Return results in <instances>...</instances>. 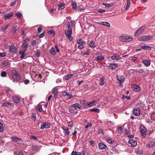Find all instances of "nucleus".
Returning a JSON list of instances; mask_svg holds the SVG:
<instances>
[{
  "label": "nucleus",
  "mask_w": 155,
  "mask_h": 155,
  "mask_svg": "<svg viewBox=\"0 0 155 155\" xmlns=\"http://www.w3.org/2000/svg\"><path fill=\"white\" fill-rule=\"evenodd\" d=\"M64 33L67 38L71 41L73 39V37L71 36L72 30L71 27H67V29L65 30Z\"/></svg>",
  "instance_id": "nucleus-1"
},
{
  "label": "nucleus",
  "mask_w": 155,
  "mask_h": 155,
  "mask_svg": "<svg viewBox=\"0 0 155 155\" xmlns=\"http://www.w3.org/2000/svg\"><path fill=\"white\" fill-rule=\"evenodd\" d=\"M119 39L120 41L124 42L129 41L133 40L132 37L125 35H123L120 36Z\"/></svg>",
  "instance_id": "nucleus-2"
},
{
  "label": "nucleus",
  "mask_w": 155,
  "mask_h": 155,
  "mask_svg": "<svg viewBox=\"0 0 155 155\" xmlns=\"http://www.w3.org/2000/svg\"><path fill=\"white\" fill-rule=\"evenodd\" d=\"M13 78L14 79L19 81L21 79V77L19 74L15 70L12 71Z\"/></svg>",
  "instance_id": "nucleus-3"
},
{
  "label": "nucleus",
  "mask_w": 155,
  "mask_h": 155,
  "mask_svg": "<svg viewBox=\"0 0 155 155\" xmlns=\"http://www.w3.org/2000/svg\"><path fill=\"white\" fill-rule=\"evenodd\" d=\"M77 43L78 44V48L81 49L84 48V45L85 44V42L81 39H79L77 41Z\"/></svg>",
  "instance_id": "nucleus-4"
},
{
  "label": "nucleus",
  "mask_w": 155,
  "mask_h": 155,
  "mask_svg": "<svg viewBox=\"0 0 155 155\" xmlns=\"http://www.w3.org/2000/svg\"><path fill=\"white\" fill-rule=\"evenodd\" d=\"M152 38V36L150 35H145L140 37L138 40L140 41H147L150 40Z\"/></svg>",
  "instance_id": "nucleus-5"
},
{
  "label": "nucleus",
  "mask_w": 155,
  "mask_h": 155,
  "mask_svg": "<svg viewBox=\"0 0 155 155\" xmlns=\"http://www.w3.org/2000/svg\"><path fill=\"white\" fill-rule=\"evenodd\" d=\"M140 130L142 136L146 135L147 130L143 125H141L140 126Z\"/></svg>",
  "instance_id": "nucleus-6"
},
{
  "label": "nucleus",
  "mask_w": 155,
  "mask_h": 155,
  "mask_svg": "<svg viewBox=\"0 0 155 155\" xmlns=\"http://www.w3.org/2000/svg\"><path fill=\"white\" fill-rule=\"evenodd\" d=\"M50 124L47 122H43L41 124V129H43L44 128H48L50 127Z\"/></svg>",
  "instance_id": "nucleus-7"
},
{
  "label": "nucleus",
  "mask_w": 155,
  "mask_h": 155,
  "mask_svg": "<svg viewBox=\"0 0 155 155\" xmlns=\"http://www.w3.org/2000/svg\"><path fill=\"white\" fill-rule=\"evenodd\" d=\"M19 28L17 25L15 26L12 28L11 32L13 35H15L18 31Z\"/></svg>",
  "instance_id": "nucleus-8"
},
{
  "label": "nucleus",
  "mask_w": 155,
  "mask_h": 155,
  "mask_svg": "<svg viewBox=\"0 0 155 155\" xmlns=\"http://www.w3.org/2000/svg\"><path fill=\"white\" fill-rule=\"evenodd\" d=\"M131 87L134 91L137 92H139L140 90V87L138 85L133 84L132 85Z\"/></svg>",
  "instance_id": "nucleus-9"
},
{
  "label": "nucleus",
  "mask_w": 155,
  "mask_h": 155,
  "mask_svg": "<svg viewBox=\"0 0 155 155\" xmlns=\"http://www.w3.org/2000/svg\"><path fill=\"white\" fill-rule=\"evenodd\" d=\"M143 30V26L139 28L135 33L134 35L136 36H138L139 34L141 33Z\"/></svg>",
  "instance_id": "nucleus-10"
},
{
  "label": "nucleus",
  "mask_w": 155,
  "mask_h": 155,
  "mask_svg": "<svg viewBox=\"0 0 155 155\" xmlns=\"http://www.w3.org/2000/svg\"><path fill=\"white\" fill-rule=\"evenodd\" d=\"M133 114L136 116H138L140 114V110L138 107L134 108L133 111Z\"/></svg>",
  "instance_id": "nucleus-11"
},
{
  "label": "nucleus",
  "mask_w": 155,
  "mask_h": 155,
  "mask_svg": "<svg viewBox=\"0 0 155 155\" xmlns=\"http://www.w3.org/2000/svg\"><path fill=\"white\" fill-rule=\"evenodd\" d=\"M17 48L14 45H11L9 47V51L10 52L15 53L17 51Z\"/></svg>",
  "instance_id": "nucleus-12"
},
{
  "label": "nucleus",
  "mask_w": 155,
  "mask_h": 155,
  "mask_svg": "<svg viewBox=\"0 0 155 155\" xmlns=\"http://www.w3.org/2000/svg\"><path fill=\"white\" fill-rule=\"evenodd\" d=\"M117 79L120 83V86H121V84L123 83L124 82L125 80V78L123 75L121 76H117Z\"/></svg>",
  "instance_id": "nucleus-13"
},
{
  "label": "nucleus",
  "mask_w": 155,
  "mask_h": 155,
  "mask_svg": "<svg viewBox=\"0 0 155 155\" xmlns=\"http://www.w3.org/2000/svg\"><path fill=\"white\" fill-rule=\"evenodd\" d=\"M11 139L12 140L15 142H17L19 141H21V139L19 138L18 137L15 136H13L11 137Z\"/></svg>",
  "instance_id": "nucleus-14"
},
{
  "label": "nucleus",
  "mask_w": 155,
  "mask_h": 155,
  "mask_svg": "<svg viewBox=\"0 0 155 155\" xmlns=\"http://www.w3.org/2000/svg\"><path fill=\"white\" fill-rule=\"evenodd\" d=\"M129 143L131 144V146L135 147L137 145V142L136 141L133 139H130L128 142Z\"/></svg>",
  "instance_id": "nucleus-15"
},
{
  "label": "nucleus",
  "mask_w": 155,
  "mask_h": 155,
  "mask_svg": "<svg viewBox=\"0 0 155 155\" xmlns=\"http://www.w3.org/2000/svg\"><path fill=\"white\" fill-rule=\"evenodd\" d=\"M58 87H56L53 88L52 90V94L54 95V96H56L58 93Z\"/></svg>",
  "instance_id": "nucleus-16"
},
{
  "label": "nucleus",
  "mask_w": 155,
  "mask_h": 155,
  "mask_svg": "<svg viewBox=\"0 0 155 155\" xmlns=\"http://www.w3.org/2000/svg\"><path fill=\"white\" fill-rule=\"evenodd\" d=\"M106 141L111 144H114L115 142L114 141L112 140V139L110 137H107L105 138Z\"/></svg>",
  "instance_id": "nucleus-17"
},
{
  "label": "nucleus",
  "mask_w": 155,
  "mask_h": 155,
  "mask_svg": "<svg viewBox=\"0 0 155 155\" xmlns=\"http://www.w3.org/2000/svg\"><path fill=\"white\" fill-rule=\"evenodd\" d=\"M142 62L146 67L149 66L150 64V61L147 59H144L142 61Z\"/></svg>",
  "instance_id": "nucleus-18"
},
{
  "label": "nucleus",
  "mask_w": 155,
  "mask_h": 155,
  "mask_svg": "<svg viewBox=\"0 0 155 155\" xmlns=\"http://www.w3.org/2000/svg\"><path fill=\"white\" fill-rule=\"evenodd\" d=\"M13 14L12 13H10L5 15V18L6 19H9L13 15Z\"/></svg>",
  "instance_id": "nucleus-19"
},
{
  "label": "nucleus",
  "mask_w": 155,
  "mask_h": 155,
  "mask_svg": "<svg viewBox=\"0 0 155 155\" xmlns=\"http://www.w3.org/2000/svg\"><path fill=\"white\" fill-rule=\"evenodd\" d=\"M109 67L112 70H114L116 68L118 67V66L116 64H110L109 65Z\"/></svg>",
  "instance_id": "nucleus-20"
},
{
  "label": "nucleus",
  "mask_w": 155,
  "mask_h": 155,
  "mask_svg": "<svg viewBox=\"0 0 155 155\" xmlns=\"http://www.w3.org/2000/svg\"><path fill=\"white\" fill-rule=\"evenodd\" d=\"M107 147V146L103 143H100L99 144V147L101 150L104 149Z\"/></svg>",
  "instance_id": "nucleus-21"
},
{
  "label": "nucleus",
  "mask_w": 155,
  "mask_h": 155,
  "mask_svg": "<svg viewBox=\"0 0 155 155\" xmlns=\"http://www.w3.org/2000/svg\"><path fill=\"white\" fill-rule=\"evenodd\" d=\"M12 105V103H10L8 102H5L2 104V106L7 107H11Z\"/></svg>",
  "instance_id": "nucleus-22"
},
{
  "label": "nucleus",
  "mask_w": 155,
  "mask_h": 155,
  "mask_svg": "<svg viewBox=\"0 0 155 155\" xmlns=\"http://www.w3.org/2000/svg\"><path fill=\"white\" fill-rule=\"evenodd\" d=\"M111 58L112 60H120V57L118 55H114L111 57Z\"/></svg>",
  "instance_id": "nucleus-23"
},
{
  "label": "nucleus",
  "mask_w": 155,
  "mask_h": 155,
  "mask_svg": "<svg viewBox=\"0 0 155 155\" xmlns=\"http://www.w3.org/2000/svg\"><path fill=\"white\" fill-rule=\"evenodd\" d=\"M104 59V58L103 56L101 55V56H97L95 59V61H101Z\"/></svg>",
  "instance_id": "nucleus-24"
},
{
  "label": "nucleus",
  "mask_w": 155,
  "mask_h": 155,
  "mask_svg": "<svg viewBox=\"0 0 155 155\" xmlns=\"http://www.w3.org/2000/svg\"><path fill=\"white\" fill-rule=\"evenodd\" d=\"M62 96H68L69 97H72V96L71 94L70 93H68L67 91L64 92L62 93Z\"/></svg>",
  "instance_id": "nucleus-25"
},
{
  "label": "nucleus",
  "mask_w": 155,
  "mask_h": 155,
  "mask_svg": "<svg viewBox=\"0 0 155 155\" xmlns=\"http://www.w3.org/2000/svg\"><path fill=\"white\" fill-rule=\"evenodd\" d=\"M72 106L76 110L79 109L81 107V105L78 103H76L73 104Z\"/></svg>",
  "instance_id": "nucleus-26"
},
{
  "label": "nucleus",
  "mask_w": 155,
  "mask_h": 155,
  "mask_svg": "<svg viewBox=\"0 0 155 155\" xmlns=\"http://www.w3.org/2000/svg\"><path fill=\"white\" fill-rule=\"evenodd\" d=\"M62 128L64 131L65 133L67 135H69L70 132L68 128H66L65 127H62Z\"/></svg>",
  "instance_id": "nucleus-27"
},
{
  "label": "nucleus",
  "mask_w": 155,
  "mask_h": 155,
  "mask_svg": "<svg viewBox=\"0 0 155 155\" xmlns=\"http://www.w3.org/2000/svg\"><path fill=\"white\" fill-rule=\"evenodd\" d=\"M58 9L59 10H61L64 8V4L63 3H61L59 4Z\"/></svg>",
  "instance_id": "nucleus-28"
},
{
  "label": "nucleus",
  "mask_w": 155,
  "mask_h": 155,
  "mask_svg": "<svg viewBox=\"0 0 155 155\" xmlns=\"http://www.w3.org/2000/svg\"><path fill=\"white\" fill-rule=\"evenodd\" d=\"M100 24H101L107 27H110V25L109 23L107 22H100Z\"/></svg>",
  "instance_id": "nucleus-29"
},
{
  "label": "nucleus",
  "mask_w": 155,
  "mask_h": 155,
  "mask_svg": "<svg viewBox=\"0 0 155 155\" xmlns=\"http://www.w3.org/2000/svg\"><path fill=\"white\" fill-rule=\"evenodd\" d=\"M12 100L13 101L16 103H18L20 101L19 97H12Z\"/></svg>",
  "instance_id": "nucleus-30"
},
{
  "label": "nucleus",
  "mask_w": 155,
  "mask_h": 155,
  "mask_svg": "<svg viewBox=\"0 0 155 155\" xmlns=\"http://www.w3.org/2000/svg\"><path fill=\"white\" fill-rule=\"evenodd\" d=\"M89 45L90 47L91 48H94L96 47V45L94 44V41H91L89 44Z\"/></svg>",
  "instance_id": "nucleus-31"
},
{
  "label": "nucleus",
  "mask_w": 155,
  "mask_h": 155,
  "mask_svg": "<svg viewBox=\"0 0 155 155\" xmlns=\"http://www.w3.org/2000/svg\"><path fill=\"white\" fill-rule=\"evenodd\" d=\"M77 4L74 1L72 2L71 3V5L72 7V9L73 10H75L76 8L77 7Z\"/></svg>",
  "instance_id": "nucleus-32"
},
{
  "label": "nucleus",
  "mask_w": 155,
  "mask_h": 155,
  "mask_svg": "<svg viewBox=\"0 0 155 155\" xmlns=\"http://www.w3.org/2000/svg\"><path fill=\"white\" fill-rule=\"evenodd\" d=\"M100 84L101 86L103 85L104 83V78L103 77L101 78L100 79Z\"/></svg>",
  "instance_id": "nucleus-33"
},
{
  "label": "nucleus",
  "mask_w": 155,
  "mask_h": 155,
  "mask_svg": "<svg viewBox=\"0 0 155 155\" xmlns=\"http://www.w3.org/2000/svg\"><path fill=\"white\" fill-rule=\"evenodd\" d=\"M141 48H142L144 50H147L148 49H149L150 50L151 47L150 46H142L141 47Z\"/></svg>",
  "instance_id": "nucleus-34"
},
{
  "label": "nucleus",
  "mask_w": 155,
  "mask_h": 155,
  "mask_svg": "<svg viewBox=\"0 0 155 155\" xmlns=\"http://www.w3.org/2000/svg\"><path fill=\"white\" fill-rule=\"evenodd\" d=\"M28 46V44L26 43H23L22 45V46L25 51H26L27 49V47Z\"/></svg>",
  "instance_id": "nucleus-35"
},
{
  "label": "nucleus",
  "mask_w": 155,
  "mask_h": 155,
  "mask_svg": "<svg viewBox=\"0 0 155 155\" xmlns=\"http://www.w3.org/2000/svg\"><path fill=\"white\" fill-rule=\"evenodd\" d=\"M51 53L54 55H55L56 54L55 50L54 48H51L50 50Z\"/></svg>",
  "instance_id": "nucleus-36"
},
{
  "label": "nucleus",
  "mask_w": 155,
  "mask_h": 155,
  "mask_svg": "<svg viewBox=\"0 0 155 155\" xmlns=\"http://www.w3.org/2000/svg\"><path fill=\"white\" fill-rule=\"evenodd\" d=\"M67 27H71L70 26H72L73 25V23L72 21H70L67 22Z\"/></svg>",
  "instance_id": "nucleus-37"
},
{
  "label": "nucleus",
  "mask_w": 155,
  "mask_h": 155,
  "mask_svg": "<svg viewBox=\"0 0 155 155\" xmlns=\"http://www.w3.org/2000/svg\"><path fill=\"white\" fill-rule=\"evenodd\" d=\"M95 101H94L92 102H87V105L89 106H92V105H94V103L95 102Z\"/></svg>",
  "instance_id": "nucleus-38"
},
{
  "label": "nucleus",
  "mask_w": 155,
  "mask_h": 155,
  "mask_svg": "<svg viewBox=\"0 0 155 155\" xmlns=\"http://www.w3.org/2000/svg\"><path fill=\"white\" fill-rule=\"evenodd\" d=\"M103 4L106 7H111L113 5V4L112 3L108 4L107 3H103Z\"/></svg>",
  "instance_id": "nucleus-39"
},
{
  "label": "nucleus",
  "mask_w": 155,
  "mask_h": 155,
  "mask_svg": "<svg viewBox=\"0 0 155 155\" xmlns=\"http://www.w3.org/2000/svg\"><path fill=\"white\" fill-rule=\"evenodd\" d=\"M71 154L72 155H80L81 153L79 152L73 151L71 153Z\"/></svg>",
  "instance_id": "nucleus-40"
},
{
  "label": "nucleus",
  "mask_w": 155,
  "mask_h": 155,
  "mask_svg": "<svg viewBox=\"0 0 155 155\" xmlns=\"http://www.w3.org/2000/svg\"><path fill=\"white\" fill-rule=\"evenodd\" d=\"M91 112L95 111L97 113H99L100 112V110L98 109H94L92 108L90 110Z\"/></svg>",
  "instance_id": "nucleus-41"
},
{
  "label": "nucleus",
  "mask_w": 155,
  "mask_h": 155,
  "mask_svg": "<svg viewBox=\"0 0 155 155\" xmlns=\"http://www.w3.org/2000/svg\"><path fill=\"white\" fill-rule=\"evenodd\" d=\"M3 126L2 123L0 122V132H2L3 130Z\"/></svg>",
  "instance_id": "nucleus-42"
},
{
  "label": "nucleus",
  "mask_w": 155,
  "mask_h": 155,
  "mask_svg": "<svg viewBox=\"0 0 155 155\" xmlns=\"http://www.w3.org/2000/svg\"><path fill=\"white\" fill-rule=\"evenodd\" d=\"M1 75L2 77H5L6 76L7 74L6 72L3 71L1 72Z\"/></svg>",
  "instance_id": "nucleus-43"
},
{
  "label": "nucleus",
  "mask_w": 155,
  "mask_h": 155,
  "mask_svg": "<svg viewBox=\"0 0 155 155\" xmlns=\"http://www.w3.org/2000/svg\"><path fill=\"white\" fill-rule=\"evenodd\" d=\"M104 130L101 129H99L98 130V132L100 134H102L103 135L104 134Z\"/></svg>",
  "instance_id": "nucleus-44"
},
{
  "label": "nucleus",
  "mask_w": 155,
  "mask_h": 155,
  "mask_svg": "<svg viewBox=\"0 0 155 155\" xmlns=\"http://www.w3.org/2000/svg\"><path fill=\"white\" fill-rule=\"evenodd\" d=\"M8 25H6L5 26H4V27H2V30L4 31H5L8 28Z\"/></svg>",
  "instance_id": "nucleus-45"
},
{
  "label": "nucleus",
  "mask_w": 155,
  "mask_h": 155,
  "mask_svg": "<svg viewBox=\"0 0 155 155\" xmlns=\"http://www.w3.org/2000/svg\"><path fill=\"white\" fill-rule=\"evenodd\" d=\"M73 75L72 74H68V75H67L65 77V79L66 80L68 79H69L70 78V77H71L73 76Z\"/></svg>",
  "instance_id": "nucleus-46"
},
{
  "label": "nucleus",
  "mask_w": 155,
  "mask_h": 155,
  "mask_svg": "<svg viewBox=\"0 0 155 155\" xmlns=\"http://www.w3.org/2000/svg\"><path fill=\"white\" fill-rule=\"evenodd\" d=\"M15 15L17 16L18 18H21L22 16V15L19 12H17Z\"/></svg>",
  "instance_id": "nucleus-47"
},
{
  "label": "nucleus",
  "mask_w": 155,
  "mask_h": 155,
  "mask_svg": "<svg viewBox=\"0 0 155 155\" xmlns=\"http://www.w3.org/2000/svg\"><path fill=\"white\" fill-rule=\"evenodd\" d=\"M32 149L36 151L38 150L37 147L36 146H33L32 147Z\"/></svg>",
  "instance_id": "nucleus-48"
},
{
  "label": "nucleus",
  "mask_w": 155,
  "mask_h": 155,
  "mask_svg": "<svg viewBox=\"0 0 155 155\" xmlns=\"http://www.w3.org/2000/svg\"><path fill=\"white\" fill-rule=\"evenodd\" d=\"M130 4H131V3L127 2V5L126 8H125V9L126 10H127L128 9V8H129L130 7Z\"/></svg>",
  "instance_id": "nucleus-49"
},
{
  "label": "nucleus",
  "mask_w": 155,
  "mask_h": 155,
  "mask_svg": "<svg viewBox=\"0 0 155 155\" xmlns=\"http://www.w3.org/2000/svg\"><path fill=\"white\" fill-rule=\"evenodd\" d=\"M23 152L22 151H21L20 152H17L15 154V155H23Z\"/></svg>",
  "instance_id": "nucleus-50"
},
{
  "label": "nucleus",
  "mask_w": 155,
  "mask_h": 155,
  "mask_svg": "<svg viewBox=\"0 0 155 155\" xmlns=\"http://www.w3.org/2000/svg\"><path fill=\"white\" fill-rule=\"evenodd\" d=\"M38 110L40 112H41L42 110V106L41 105H39L38 107Z\"/></svg>",
  "instance_id": "nucleus-51"
},
{
  "label": "nucleus",
  "mask_w": 155,
  "mask_h": 155,
  "mask_svg": "<svg viewBox=\"0 0 155 155\" xmlns=\"http://www.w3.org/2000/svg\"><path fill=\"white\" fill-rule=\"evenodd\" d=\"M73 126V122L72 121H70L68 123V126L70 127H72Z\"/></svg>",
  "instance_id": "nucleus-52"
},
{
  "label": "nucleus",
  "mask_w": 155,
  "mask_h": 155,
  "mask_svg": "<svg viewBox=\"0 0 155 155\" xmlns=\"http://www.w3.org/2000/svg\"><path fill=\"white\" fill-rule=\"evenodd\" d=\"M112 150L115 153H116L117 151V149L115 147H114L112 149Z\"/></svg>",
  "instance_id": "nucleus-53"
},
{
  "label": "nucleus",
  "mask_w": 155,
  "mask_h": 155,
  "mask_svg": "<svg viewBox=\"0 0 155 155\" xmlns=\"http://www.w3.org/2000/svg\"><path fill=\"white\" fill-rule=\"evenodd\" d=\"M48 33L49 34H53L54 35L55 34V32L54 31L51 30H49L48 31Z\"/></svg>",
  "instance_id": "nucleus-54"
},
{
  "label": "nucleus",
  "mask_w": 155,
  "mask_h": 155,
  "mask_svg": "<svg viewBox=\"0 0 155 155\" xmlns=\"http://www.w3.org/2000/svg\"><path fill=\"white\" fill-rule=\"evenodd\" d=\"M137 71L139 73H142L144 71V70L143 69H140Z\"/></svg>",
  "instance_id": "nucleus-55"
},
{
  "label": "nucleus",
  "mask_w": 155,
  "mask_h": 155,
  "mask_svg": "<svg viewBox=\"0 0 155 155\" xmlns=\"http://www.w3.org/2000/svg\"><path fill=\"white\" fill-rule=\"evenodd\" d=\"M151 144H150V147L152 148L153 147L155 146V142L154 141L153 142H151Z\"/></svg>",
  "instance_id": "nucleus-56"
},
{
  "label": "nucleus",
  "mask_w": 155,
  "mask_h": 155,
  "mask_svg": "<svg viewBox=\"0 0 155 155\" xmlns=\"http://www.w3.org/2000/svg\"><path fill=\"white\" fill-rule=\"evenodd\" d=\"M74 132L73 133H72V135H75L77 133V132L76 130H79V129H78V128H75V129H74Z\"/></svg>",
  "instance_id": "nucleus-57"
},
{
  "label": "nucleus",
  "mask_w": 155,
  "mask_h": 155,
  "mask_svg": "<svg viewBox=\"0 0 155 155\" xmlns=\"http://www.w3.org/2000/svg\"><path fill=\"white\" fill-rule=\"evenodd\" d=\"M89 143H90V145L91 146H92L93 147L94 146V141H93V140L90 141L89 142Z\"/></svg>",
  "instance_id": "nucleus-58"
},
{
  "label": "nucleus",
  "mask_w": 155,
  "mask_h": 155,
  "mask_svg": "<svg viewBox=\"0 0 155 155\" xmlns=\"http://www.w3.org/2000/svg\"><path fill=\"white\" fill-rule=\"evenodd\" d=\"M92 126V124L90 123H89L87 124L85 126L86 129H87L89 127H91Z\"/></svg>",
  "instance_id": "nucleus-59"
},
{
  "label": "nucleus",
  "mask_w": 155,
  "mask_h": 155,
  "mask_svg": "<svg viewBox=\"0 0 155 155\" xmlns=\"http://www.w3.org/2000/svg\"><path fill=\"white\" fill-rule=\"evenodd\" d=\"M55 49H56V51L57 52H59V48L58 47V46L57 45H55Z\"/></svg>",
  "instance_id": "nucleus-60"
},
{
  "label": "nucleus",
  "mask_w": 155,
  "mask_h": 155,
  "mask_svg": "<svg viewBox=\"0 0 155 155\" xmlns=\"http://www.w3.org/2000/svg\"><path fill=\"white\" fill-rule=\"evenodd\" d=\"M36 43V41L35 40H33L32 41L31 43V46H33L34 45H35Z\"/></svg>",
  "instance_id": "nucleus-61"
},
{
  "label": "nucleus",
  "mask_w": 155,
  "mask_h": 155,
  "mask_svg": "<svg viewBox=\"0 0 155 155\" xmlns=\"http://www.w3.org/2000/svg\"><path fill=\"white\" fill-rule=\"evenodd\" d=\"M26 51H25L24 49H23L20 51H19V53L20 54H23L25 53V52Z\"/></svg>",
  "instance_id": "nucleus-62"
},
{
  "label": "nucleus",
  "mask_w": 155,
  "mask_h": 155,
  "mask_svg": "<svg viewBox=\"0 0 155 155\" xmlns=\"http://www.w3.org/2000/svg\"><path fill=\"white\" fill-rule=\"evenodd\" d=\"M42 29L41 27H39L38 28V32L39 33H41L42 31Z\"/></svg>",
  "instance_id": "nucleus-63"
},
{
  "label": "nucleus",
  "mask_w": 155,
  "mask_h": 155,
  "mask_svg": "<svg viewBox=\"0 0 155 155\" xmlns=\"http://www.w3.org/2000/svg\"><path fill=\"white\" fill-rule=\"evenodd\" d=\"M30 138L31 139H33L34 140H36L37 139L36 136L33 135H31L30 136Z\"/></svg>",
  "instance_id": "nucleus-64"
}]
</instances>
